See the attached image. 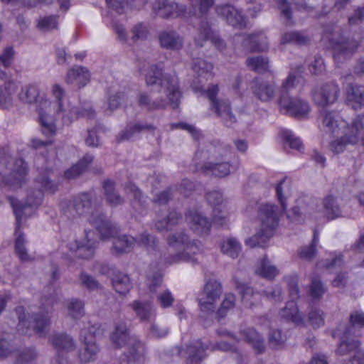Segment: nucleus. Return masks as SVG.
Listing matches in <instances>:
<instances>
[{"instance_id": "nucleus-49", "label": "nucleus", "mask_w": 364, "mask_h": 364, "mask_svg": "<svg viewBox=\"0 0 364 364\" xmlns=\"http://www.w3.org/2000/svg\"><path fill=\"white\" fill-rule=\"evenodd\" d=\"M127 101V94L124 92H117L109 96L107 101V107L105 109L107 114L118 108L122 104Z\"/></svg>"}, {"instance_id": "nucleus-59", "label": "nucleus", "mask_w": 364, "mask_h": 364, "mask_svg": "<svg viewBox=\"0 0 364 364\" xmlns=\"http://www.w3.org/2000/svg\"><path fill=\"white\" fill-rule=\"evenodd\" d=\"M36 358V351L33 349H28L19 353L16 364H33Z\"/></svg>"}, {"instance_id": "nucleus-44", "label": "nucleus", "mask_w": 364, "mask_h": 364, "mask_svg": "<svg viewBox=\"0 0 364 364\" xmlns=\"http://www.w3.org/2000/svg\"><path fill=\"white\" fill-rule=\"evenodd\" d=\"M281 317L287 320H291L296 323H301L303 318L299 313L297 306L294 301H289L285 308L279 311Z\"/></svg>"}, {"instance_id": "nucleus-24", "label": "nucleus", "mask_w": 364, "mask_h": 364, "mask_svg": "<svg viewBox=\"0 0 364 364\" xmlns=\"http://www.w3.org/2000/svg\"><path fill=\"white\" fill-rule=\"evenodd\" d=\"M159 41L162 48L173 50H180L183 45V38L173 30H166L160 32Z\"/></svg>"}, {"instance_id": "nucleus-45", "label": "nucleus", "mask_w": 364, "mask_h": 364, "mask_svg": "<svg viewBox=\"0 0 364 364\" xmlns=\"http://www.w3.org/2000/svg\"><path fill=\"white\" fill-rule=\"evenodd\" d=\"M93 157L90 155H85L82 160L77 164L73 166L65 172V176L68 179H72L85 171L87 165L92 161Z\"/></svg>"}, {"instance_id": "nucleus-27", "label": "nucleus", "mask_w": 364, "mask_h": 364, "mask_svg": "<svg viewBox=\"0 0 364 364\" xmlns=\"http://www.w3.org/2000/svg\"><path fill=\"white\" fill-rule=\"evenodd\" d=\"M138 104L139 106L145 107L148 110H155L157 109H163L168 104H170L169 100L166 96V98L155 96L152 93L151 96L146 92H140L138 95Z\"/></svg>"}, {"instance_id": "nucleus-40", "label": "nucleus", "mask_w": 364, "mask_h": 364, "mask_svg": "<svg viewBox=\"0 0 364 364\" xmlns=\"http://www.w3.org/2000/svg\"><path fill=\"white\" fill-rule=\"evenodd\" d=\"M241 334L244 339L247 341L258 353H261L264 350V341L254 328H249L243 330L241 331Z\"/></svg>"}, {"instance_id": "nucleus-64", "label": "nucleus", "mask_w": 364, "mask_h": 364, "mask_svg": "<svg viewBox=\"0 0 364 364\" xmlns=\"http://www.w3.org/2000/svg\"><path fill=\"white\" fill-rule=\"evenodd\" d=\"M190 4L194 6H198L200 14H205L208 9L213 5L214 0H188Z\"/></svg>"}, {"instance_id": "nucleus-55", "label": "nucleus", "mask_w": 364, "mask_h": 364, "mask_svg": "<svg viewBox=\"0 0 364 364\" xmlns=\"http://www.w3.org/2000/svg\"><path fill=\"white\" fill-rule=\"evenodd\" d=\"M235 304V297L232 294H226L222 303L218 311V314L220 317H223L226 313L234 308Z\"/></svg>"}, {"instance_id": "nucleus-30", "label": "nucleus", "mask_w": 364, "mask_h": 364, "mask_svg": "<svg viewBox=\"0 0 364 364\" xmlns=\"http://www.w3.org/2000/svg\"><path fill=\"white\" fill-rule=\"evenodd\" d=\"M191 228L199 233L207 232L210 228V221L196 210H190L186 215Z\"/></svg>"}, {"instance_id": "nucleus-46", "label": "nucleus", "mask_w": 364, "mask_h": 364, "mask_svg": "<svg viewBox=\"0 0 364 364\" xmlns=\"http://www.w3.org/2000/svg\"><path fill=\"white\" fill-rule=\"evenodd\" d=\"M103 188L107 201L111 205L115 206L123 202V198L114 191V183L109 180L104 183Z\"/></svg>"}, {"instance_id": "nucleus-9", "label": "nucleus", "mask_w": 364, "mask_h": 364, "mask_svg": "<svg viewBox=\"0 0 364 364\" xmlns=\"http://www.w3.org/2000/svg\"><path fill=\"white\" fill-rule=\"evenodd\" d=\"M152 11L156 16L162 18H176L178 17L189 18L191 16H200L204 14H200L198 6H190L180 5L170 0H155L152 4Z\"/></svg>"}, {"instance_id": "nucleus-14", "label": "nucleus", "mask_w": 364, "mask_h": 364, "mask_svg": "<svg viewBox=\"0 0 364 364\" xmlns=\"http://www.w3.org/2000/svg\"><path fill=\"white\" fill-rule=\"evenodd\" d=\"M19 314L18 330L23 334L30 335V328L34 333L43 336L46 333V328L50 326V318L47 314H38L33 316H27L23 311L22 308L17 309Z\"/></svg>"}, {"instance_id": "nucleus-56", "label": "nucleus", "mask_w": 364, "mask_h": 364, "mask_svg": "<svg viewBox=\"0 0 364 364\" xmlns=\"http://www.w3.org/2000/svg\"><path fill=\"white\" fill-rule=\"evenodd\" d=\"M68 314L74 318L81 317L84 314L83 304L81 301L72 299L68 305Z\"/></svg>"}, {"instance_id": "nucleus-52", "label": "nucleus", "mask_w": 364, "mask_h": 364, "mask_svg": "<svg viewBox=\"0 0 364 364\" xmlns=\"http://www.w3.org/2000/svg\"><path fill=\"white\" fill-rule=\"evenodd\" d=\"M58 16L41 17L37 23L38 29L43 31H50L58 28Z\"/></svg>"}, {"instance_id": "nucleus-4", "label": "nucleus", "mask_w": 364, "mask_h": 364, "mask_svg": "<svg viewBox=\"0 0 364 364\" xmlns=\"http://www.w3.org/2000/svg\"><path fill=\"white\" fill-rule=\"evenodd\" d=\"M73 208L80 215H87L89 223L97 229L102 239L114 237L117 232L116 227L93 205L90 194L82 193L75 197Z\"/></svg>"}, {"instance_id": "nucleus-38", "label": "nucleus", "mask_w": 364, "mask_h": 364, "mask_svg": "<svg viewBox=\"0 0 364 364\" xmlns=\"http://www.w3.org/2000/svg\"><path fill=\"white\" fill-rule=\"evenodd\" d=\"M40 97L38 87L34 85H27L23 87L18 94V100L26 104H33L38 102Z\"/></svg>"}, {"instance_id": "nucleus-22", "label": "nucleus", "mask_w": 364, "mask_h": 364, "mask_svg": "<svg viewBox=\"0 0 364 364\" xmlns=\"http://www.w3.org/2000/svg\"><path fill=\"white\" fill-rule=\"evenodd\" d=\"M218 15L234 27L242 28L246 26V20L239 10L230 5L218 6L216 8Z\"/></svg>"}, {"instance_id": "nucleus-15", "label": "nucleus", "mask_w": 364, "mask_h": 364, "mask_svg": "<svg viewBox=\"0 0 364 364\" xmlns=\"http://www.w3.org/2000/svg\"><path fill=\"white\" fill-rule=\"evenodd\" d=\"M221 294L222 286L218 281L215 279L207 281L199 298L200 309L205 312H213Z\"/></svg>"}, {"instance_id": "nucleus-62", "label": "nucleus", "mask_w": 364, "mask_h": 364, "mask_svg": "<svg viewBox=\"0 0 364 364\" xmlns=\"http://www.w3.org/2000/svg\"><path fill=\"white\" fill-rule=\"evenodd\" d=\"M325 292V289L319 279H313L310 287V295L314 299H319Z\"/></svg>"}, {"instance_id": "nucleus-48", "label": "nucleus", "mask_w": 364, "mask_h": 364, "mask_svg": "<svg viewBox=\"0 0 364 364\" xmlns=\"http://www.w3.org/2000/svg\"><path fill=\"white\" fill-rule=\"evenodd\" d=\"M249 69L257 73H262L268 70L269 61L262 56L250 57L246 60Z\"/></svg>"}, {"instance_id": "nucleus-50", "label": "nucleus", "mask_w": 364, "mask_h": 364, "mask_svg": "<svg viewBox=\"0 0 364 364\" xmlns=\"http://www.w3.org/2000/svg\"><path fill=\"white\" fill-rule=\"evenodd\" d=\"M181 219V217L178 213L171 212L165 218L157 220L156 227L159 230H168L171 226L177 224Z\"/></svg>"}, {"instance_id": "nucleus-43", "label": "nucleus", "mask_w": 364, "mask_h": 364, "mask_svg": "<svg viewBox=\"0 0 364 364\" xmlns=\"http://www.w3.org/2000/svg\"><path fill=\"white\" fill-rule=\"evenodd\" d=\"M192 68L198 77H201L206 80L213 77V65L203 59L194 60Z\"/></svg>"}, {"instance_id": "nucleus-32", "label": "nucleus", "mask_w": 364, "mask_h": 364, "mask_svg": "<svg viewBox=\"0 0 364 364\" xmlns=\"http://www.w3.org/2000/svg\"><path fill=\"white\" fill-rule=\"evenodd\" d=\"M360 343L358 341L349 343L343 341L339 345L337 352L340 355H345L348 352L356 349L353 358L350 360V364H364V352L361 349H358Z\"/></svg>"}, {"instance_id": "nucleus-25", "label": "nucleus", "mask_w": 364, "mask_h": 364, "mask_svg": "<svg viewBox=\"0 0 364 364\" xmlns=\"http://www.w3.org/2000/svg\"><path fill=\"white\" fill-rule=\"evenodd\" d=\"M82 341L84 343V348L80 350L78 354L80 363H87L94 361L100 351L95 338L90 335L85 336Z\"/></svg>"}, {"instance_id": "nucleus-36", "label": "nucleus", "mask_w": 364, "mask_h": 364, "mask_svg": "<svg viewBox=\"0 0 364 364\" xmlns=\"http://www.w3.org/2000/svg\"><path fill=\"white\" fill-rule=\"evenodd\" d=\"M154 127L146 123L137 122L127 126L125 130L118 135L119 141L128 140L134 137L138 133L144 131L152 130Z\"/></svg>"}, {"instance_id": "nucleus-57", "label": "nucleus", "mask_w": 364, "mask_h": 364, "mask_svg": "<svg viewBox=\"0 0 364 364\" xmlns=\"http://www.w3.org/2000/svg\"><path fill=\"white\" fill-rule=\"evenodd\" d=\"M283 138L286 145H288L291 149L300 151L302 148V143L299 138L295 136L290 131H284Z\"/></svg>"}, {"instance_id": "nucleus-2", "label": "nucleus", "mask_w": 364, "mask_h": 364, "mask_svg": "<svg viewBox=\"0 0 364 364\" xmlns=\"http://www.w3.org/2000/svg\"><path fill=\"white\" fill-rule=\"evenodd\" d=\"M284 181H282L276 186V193L282 206V210L274 204H261L258 208V219L260 222L259 231L245 241V244L251 247L263 246L279 225V218L287 208L285 196H284Z\"/></svg>"}, {"instance_id": "nucleus-16", "label": "nucleus", "mask_w": 364, "mask_h": 364, "mask_svg": "<svg viewBox=\"0 0 364 364\" xmlns=\"http://www.w3.org/2000/svg\"><path fill=\"white\" fill-rule=\"evenodd\" d=\"M339 88L333 82L326 83L315 87L312 92L314 102L321 107L333 104L338 99Z\"/></svg>"}, {"instance_id": "nucleus-7", "label": "nucleus", "mask_w": 364, "mask_h": 364, "mask_svg": "<svg viewBox=\"0 0 364 364\" xmlns=\"http://www.w3.org/2000/svg\"><path fill=\"white\" fill-rule=\"evenodd\" d=\"M112 343L116 348L126 347L130 360H138L145 353L144 344L136 336H130L127 323L119 321L110 336Z\"/></svg>"}, {"instance_id": "nucleus-63", "label": "nucleus", "mask_w": 364, "mask_h": 364, "mask_svg": "<svg viewBox=\"0 0 364 364\" xmlns=\"http://www.w3.org/2000/svg\"><path fill=\"white\" fill-rule=\"evenodd\" d=\"M286 341V338L283 336L280 331H272L269 335V341L273 348L282 346Z\"/></svg>"}, {"instance_id": "nucleus-42", "label": "nucleus", "mask_w": 364, "mask_h": 364, "mask_svg": "<svg viewBox=\"0 0 364 364\" xmlns=\"http://www.w3.org/2000/svg\"><path fill=\"white\" fill-rule=\"evenodd\" d=\"M114 289L119 294H126L132 288V283L127 274L122 272L116 273L112 279Z\"/></svg>"}, {"instance_id": "nucleus-51", "label": "nucleus", "mask_w": 364, "mask_h": 364, "mask_svg": "<svg viewBox=\"0 0 364 364\" xmlns=\"http://www.w3.org/2000/svg\"><path fill=\"white\" fill-rule=\"evenodd\" d=\"M125 192L129 197L133 198V206L134 208L139 209L143 205L144 200H142V193L134 184L128 183L126 185Z\"/></svg>"}, {"instance_id": "nucleus-39", "label": "nucleus", "mask_w": 364, "mask_h": 364, "mask_svg": "<svg viewBox=\"0 0 364 364\" xmlns=\"http://www.w3.org/2000/svg\"><path fill=\"white\" fill-rule=\"evenodd\" d=\"M132 307L141 321H150L156 315L155 311L150 303H141L135 301L132 304Z\"/></svg>"}, {"instance_id": "nucleus-12", "label": "nucleus", "mask_w": 364, "mask_h": 364, "mask_svg": "<svg viewBox=\"0 0 364 364\" xmlns=\"http://www.w3.org/2000/svg\"><path fill=\"white\" fill-rule=\"evenodd\" d=\"M49 343L56 350V355L51 360V364H69L68 354L76 349L74 339L64 333H55L49 338Z\"/></svg>"}, {"instance_id": "nucleus-37", "label": "nucleus", "mask_w": 364, "mask_h": 364, "mask_svg": "<svg viewBox=\"0 0 364 364\" xmlns=\"http://www.w3.org/2000/svg\"><path fill=\"white\" fill-rule=\"evenodd\" d=\"M323 213L328 219L333 220L341 216V209L336 198L328 196L323 201Z\"/></svg>"}, {"instance_id": "nucleus-26", "label": "nucleus", "mask_w": 364, "mask_h": 364, "mask_svg": "<svg viewBox=\"0 0 364 364\" xmlns=\"http://www.w3.org/2000/svg\"><path fill=\"white\" fill-rule=\"evenodd\" d=\"M208 159L209 161L202 165L199 169L218 177H225L229 175L233 168L228 162L219 161L212 158Z\"/></svg>"}, {"instance_id": "nucleus-17", "label": "nucleus", "mask_w": 364, "mask_h": 364, "mask_svg": "<svg viewBox=\"0 0 364 364\" xmlns=\"http://www.w3.org/2000/svg\"><path fill=\"white\" fill-rule=\"evenodd\" d=\"M207 200L213 207V222L219 226L225 225L228 213L222 193L219 191L210 192L207 195Z\"/></svg>"}, {"instance_id": "nucleus-29", "label": "nucleus", "mask_w": 364, "mask_h": 364, "mask_svg": "<svg viewBox=\"0 0 364 364\" xmlns=\"http://www.w3.org/2000/svg\"><path fill=\"white\" fill-rule=\"evenodd\" d=\"M242 44L249 52H262L268 49L267 38L262 33L245 36Z\"/></svg>"}, {"instance_id": "nucleus-41", "label": "nucleus", "mask_w": 364, "mask_h": 364, "mask_svg": "<svg viewBox=\"0 0 364 364\" xmlns=\"http://www.w3.org/2000/svg\"><path fill=\"white\" fill-rule=\"evenodd\" d=\"M220 248L223 254L232 258H237L242 250L241 244L234 237L225 239L221 243Z\"/></svg>"}, {"instance_id": "nucleus-10", "label": "nucleus", "mask_w": 364, "mask_h": 364, "mask_svg": "<svg viewBox=\"0 0 364 364\" xmlns=\"http://www.w3.org/2000/svg\"><path fill=\"white\" fill-rule=\"evenodd\" d=\"M168 255L164 256V262L173 264L181 262L188 261L190 256L187 250L191 248L188 238L183 232L171 234L167 239Z\"/></svg>"}, {"instance_id": "nucleus-11", "label": "nucleus", "mask_w": 364, "mask_h": 364, "mask_svg": "<svg viewBox=\"0 0 364 364\" xmlns=\"http://www.w3.org/2000/svg\"><path fill=\"white\" fill-rule=\"evenodd\" d=\"M156 244L155 237L146 232L142 233L137 240L131 235H123L114 238L112 251L117 255L127 253L137 245L150 252L155 249Z\"/></svg>"}, {"instance_id": "nucleus-58", "label": "nucleus", "mask_w": 364, "mask_h": 364, "mask_svg": "<svg viewBox=\"0 0 364 364\" xmlns=\"http://www.w3.org/2000/svg\"><path fill=\"white\" fill-rule=\"evenodd\" d=\"M132 41H136L138 40L146 39L148 36L149 31L146 26L141 23H139L132 28Z\"/></svg>"}, {"instance_id": "nucleus-1", "label": "nucleus", "mask_w": 364, "mask_h": 364, "mask_svg": "<svg viewBox=\"0 0 364 364\" xmlns=\"http://www.w3.org/2000/svg\"><path fill=\"white\" fill-rule=\"evenodd\" d=\"M57 184L50 180L48 176L42 175L36 178L33 187L29 191L24 204L20 203L16 198L9 197V200L16 218L15 252L22 262L31 261L33 257L28 254L25 247V236L20 231L21 220L23 217H30L34 213L35 209L43 201L44 193H53L57 190Z\"/></svg>"}, {"instance_id": "nucleus-8", "label": "nucleus", "mask_w": 364, "mask_h": 364, "mask_svg": "<svg viewBox=\"0 0 364 364\" xmlns=\"http://www.w3.org/2000/svg\"><path fill=\"white\" fill-rule=\"evenodd\" d=\"M27 167L25 162L19 159L14 161L10 157L0 160V186L16 188L25 181Z\"/></svg>"}, {"instance_id": "nucleus-6", "label": "nucleus", "mask_w": 364, "mask_h": 364, "mask_svg": "<svg viewBox=\"0 0 364 364\" xmlns=\"http://www.w3.org/2000/svg\"><path fill=\"white\" fill-rule=\"evenodd\" d=\"M52 94L55 99V102H51L43 99L39 101L40 122L42 126V132L46 135H51L55 133V115L64 110L63 100L65 92L63 88L60 85L55 84L52 87Z\"/></svg>"}, {"instance_id": "nucleus-20", "label": "nucleus", "mask_w": 364, "mask_h": 364, "mask_svg": "<svg viewBox=\"0 0 364 364\" xmlns=\"http://www.w3.org/2000/svg\"><path fill=\"white\" fill-rule=\"evenodd\" d=\"M206 346L200 340L191 342L183 351L178 347L173 350L178 354H183L186 357V364H200L205 357Z\"/></svg>"}, {"instance_id": "nucleus-35", "label": "nucleus", "mask_w": 364, "mask_h": 364, "mask_svg": "<svg viewBox=\"0 0 364 364\" xmlns=\"http://www.w3.org/2000/svg\"><path fill=\"white\" fill-rule=\"evenodd\" d=\"M242 295V300L246 306L252 307L257 304L261 294L259 291H255L253 288L246 284H240L237 287Z\"/></svg>"}, {"instance_id": "nucleus-31", "label": "nucleus", "mask_w": 364, "mask_h": 364, "mask_svg": "<svg viewBox=\"0 0 364 364\" xmlns=\"http://www.w3.org/2000/svg\"><path fill=\"white\" fill-rule=\"evenodd\" d=\"M90 75L87 68L75 66L68 72L66 81L70 84L85 86L90 81Z\"/></svg>"}, {"instance_id": "nucleus-34", "label": "nucleus", "mask_w": 364, "mask_h": 364, "mask_svg": "<svg viewBox=\"0 0 364 364\" xmlns=\"http://www.w3.org/2000/svg\"><path fill=\"white\" fill-rule=\"evenodd\" d=\"M208 39H210L218 49L223 50L225 48L223 41L218 37L212 36L210 29L205 23L199 28L198 34L195 37V41L198 46H203V43Z\"/></svg>"}, {"instance_id": "nucleus-54", "label": "nucleus", "mask_w": 364, "mask_h": 364, "mask_svg": "<svg viewBox=\"0 0 364 364\" xmlns=\"http://www.w3.org/2000/svg\"><path fill=\"white\" fill-rule=\"evenodd\" d=\"M318 241V236L316 233L314 235L312 244L309 246L302 247L299 251V255L301 259L309 260L315 255L316 244Z\"/></svg>"}, {"instance_id": "nucleus-5", "label": "nucleus", "mask_w": 364, "mask_h": 364, "mask_svg": "<svg viewBox=\"0 0 364 364\" xmlns=\"http://www.w3.org/2000/svg\"><path fill=\"white\" fill-rule=\"evenodd\" d=\"M144 80L147 86H156L159 92L165 94L173 108L178 105L181 92L178 90V79L174 75H164L161 69L155 65L143 70Z\"/></svg>"}, {"instance_id": "nucleus-47", "label": "nucleus", "mask_w": 364, "mask_h": 364, "mask_svg": "<svg viewBox=\"0 0 364 364\" xmlns=\"http://www.w3.org/2000/svg\"><path fill=\"white\" fill-rule=\"evenodd\" d=\"M309 41V38L307 36L297 31L287 32L281 37V43L283 45L287 43L304 45Z\"/></svg>"}, {"instance_id": "nucleus-60", "label": "nucleus", "mask_w": 364, "mask_h": 364, "mask_svg": "<svg viewBox=\"0 0 364 364\" xmlns=\"http://www.w3.org/2000/svg\"><path fill=\"white\" fill-rule=\"evenodd\" d=\"M157 302L160 304V306L163 308L170 307L174 301V298L168 290H164L157 295L156 297Z\"/></svg>"}, {"instance_id": "nucleus-19", "label": "nucleus", "mask_w": 364, "mask_h": 364, "mask_svg": "<svg viewBox=\"0 0 364 364\" xmlns=\"http://www.w3.org/2000/svg\"><path fill=\"white\" fill-rule=\"evenodd\" d=\"M333 48L334 50L333 57L337 63L350 57L356 50L358 42L354 39L341 38H336L335 34L332 37Z\"/></svg>"}, {"instance_id": "nucleus-13", "label": "nucleus", "mask_w": 364, "mask_h": 364, "mask_svg": "<svg viewBox=\"0 0 364 364\" xmlns=\"http://www.w3.org/2000/svg\"><path fill=\"white\" fill-rule=\"evenodd\" d=\"M200 90L206 95L210 102L211 109L222 119L226 127L232 126L236 122V118L232 112L229 102L228 100H218L216 98V95L219 91L218 85H212L208 90H203L202 88Z\"/></svg>"}, {"instance_id": "nucleus-23", "label": "nucleus", "mask_w": 364, "mask_h": 364, "mask_svg": "<svg viewBox=\"0 0 364 364\" xmlns=\"http://www.w3.org/2000/svg\"><path fill=\"white\" fill-rule=\"evenodd\" d=\"M4 83L0 84V108L8 109L13 105V95L18 90V83L11 79L5 78Z\"/></svg>"}, {"instance_id": "nucleus-61", "label": "nucleus", "mask_w": 364, "mask_h": 364, "mask_svg": "<svg viewBox=\"0 0 364 364\" xmlns=\"http://www.w3.org/2000/svg\"><path fill=\"white\" fill-rule=\"evenodd\" d=\"M168 332L169 330L167 327L161 326L156 323H151L149 328L150 336L155 338H164L168 335Z\"/></svg>"}, {"instance_id": "nucleus-3", "label": "nucleus", "mask_w": 364, "mask_h": 364, "mask_svg": "<svg viewBox=\"0 0 364 364\" xmlns=\"http://www.w3.org/2000/svg\"><path fill=\"white\" fill-rule=\"evenodd\" d=\"M301 68L297 70L291 71L283 82L280 88V97L279 100V106L280 109L284 113L296 117L304 118L308 116L311 112L309 103L299 97H292L287 95L293 89L300 90L305 83V80L301 75Z\"/></svg>"}, {"instance_id": "nucleus-18", "label": "nucleus", "mask_w": 364, "mask_h": 364, "mask_svg": "<svg viewBox=\"0 0 364 364\" xmlns=\"http://www.w3.org/2000/svg\"><path fill=\"white\" fill-rule=\"evenodd\" d=\"M93 235V232L85 230V237L82 241H75L73 244H70V249L72 254L77 257L91 258L94 255L97 243Z\"/></svg>"}, {"instance_id": "nucleus-33", "label": "nucleus", "mask_w": 364, "mask_h": 364, "mask_svg": "<svg viewBox=\"0 0 364 364\" xmlns=\"http://www.w3.org/2000/svg\"><path fill=\"white\" fill-rule=\"evenodd\" d=\"M255 272L263 278L272 280L278 274L279 271L266 257H264L256 264Z\"/></svg>"}, {"instance_id": "nucleus-21", "label": "nucleus", "mask_w": 364, "mask_h": 364, "mask_svg": "<svg viewBox=\"0 0 364 364\" xmlns=\"http://www.w3.org/2000/svg\"><path fill=\"white\" fill-rule=\"evenodd\" d=\"M251 90L254 95L262 102H269L274 99L276 86L273 82L256 78L252 82Z\"/></svg>"}, {"instance_id": "nucleus-28", "label": "nucleus", "mask_w": 364, "mask_h": 364, "mask_svg": "<svg viewBox=\"0 0 364 364\" xmlns=\"http://www.w3.org/2000/svg\"><path fill=\"white\" fill-rule=\"evenodd\" d=\"M346 102L354 109L364 106V86L350 84L346 88Z\"/></svg>"}, {"instance_id": "nucleus-53", "label": "nucleus", "mask_w": 364, "mask_h": 364, "mask_svg": "<svg viewBox=\"0 0 364 364\" xmlns=\"http://www.w3.org/2000/svg\"><path fill=\"white\" fill-rule=\"evenodd\" d=\"M325 314L318 309H313L309 313V321L314 328H318L324 325Z\"/></svg>"}]
</instances>
